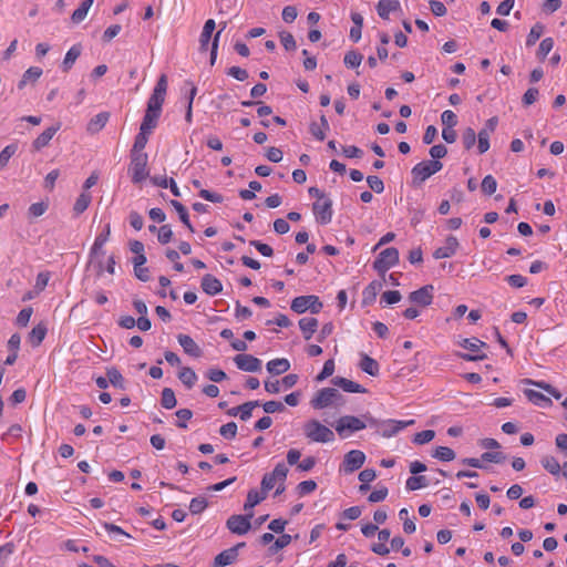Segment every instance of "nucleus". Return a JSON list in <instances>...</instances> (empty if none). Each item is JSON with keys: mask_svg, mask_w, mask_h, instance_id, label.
Listing matches in <instances>:
<instances>
[{"mask_svg": "<svg viewBox=\"0 0 567 567\" xmlns=\"http://www.w3.org/2000/svg\"><path fill=\"white\" fill-rule=\"evenodd\" d=\"M305 436L316 443H330L334 441V433L331 429L318 420H309L303 424Z\"/></svg>", "mask_w": 567, "mask_h": 567, "instance_id": "obj_1", "label": "nucleus"}, {"mask_svg": "<svg viewBox=\"0 0 567 567\" xmlns=\"http://www.w3.org/2000/svg\"><path fill=\"white\" fill-rule=\"evenodd\" d=\"M368 420V424L370 426L377 427V430L382 434L384 437H392L396 435L399 432L404 430L405 427L413 425L414 420H406V421H396V420H385V421H378L371 416H364Z\"/></svg>", "mask_w": 567, "mask_h": 567, "instance_id": "obj_2", "label": "nucleus"}, {"mask_svg": "<svg viewBox=\"0 0 567 567\" xmlns=\"http://www.w3.org/2000/svg\"><path fill=\"white\" fill-rule=\"evenodd\" d=\"M147 154L131 153L128 173L133 184H140L148 177L150 171L147 168Z\"/></svg>", "mask_w": 567, "mask_h": 567, "instance_id": "obj_3", "label": "nucleus"}, {"mask_svg": "<svg viewBox=\"0 0 567 567\" xmlns=\"http://www.w3.org/2000/svg\"><path fill=\"white\" fill-rule=\"evenodd\" d=\"M367 423L354 415L341 416L334 424V429L341 439L349 437L352 433L367 427Z\"/></svg>", "mask_w": 567, "mask_h": 567, "instance_id": "obj_4", "label": "nucleus"}, {"mask_svg": "<svg viewBox=\"0 0 567 567\" xmlns=\"http://www.w3.org/2000/svg\"><path fill=\"white\" fill-rule=\"evenodd\" d=\"M443 164L440 161H423L417 163L411 171L414 185H421L429 177L440 172Z\"/></svg>", "mask_w": 567, "mask_h": 567, "instance_id": "obj_5", "label": "nucleus"}, {"mask_svg": "<svg viewBox=\"0 0 567 567\" xmlns=\"http://www.w3.org/2000/svg\"><path fill=\"white\" fill-rule=\"evenodd\" d=\"M167 91V78L165 74H162L147 101L146 111L151 113H162V106L165 101V95Z\"/></svg>", "mask_w": 567, "mask_h": 567, "instance_id": "obj_6", "label": "nucleus"}, {"mask_svg": "<svg viewBox=\"0 0 567 567\" xmlns=\"http://www.w3.org/2000/svg\"><path fill=\"white\" fill-rule=\"evenodd\" d=\"M322 307V302L315 295L296 297L295 299H292L290 306L291 310L299 315L308 310L311 313L317 315L321 311Z\"/></svg>", "mask_w": 567, "mask_h": 567, "instance_id": "obj_7", "label": "nucleus"}, {"mask_svg": "<svg viewBox=\"0 0 567 567\" xmlns=\"http://www.w3.org/2000/svg\"><path fill=\"white\" fill-rule=\"evenodd\" d=\"M461 347L471 351V353H458V357L466 361H478L486 358V354L481 353L483 348H486L487 344L481 341L477 338H467L464 339L461 343Z\"/></svg>", "mask_w": 567, "mask_h": 567, "instance_id": "obj_8", "label": "nucleus"}, {"mask_svg": "<svg viewBox=\"0 0 567 567\" xmlns=\"http://www.w3.org/2000/svg\"><path fill=\"white\" fill-rule=\"evenodd\" d=\"M399 261V251L396 248L390 247L380 252L378 258L373 262V268L380 272L384 274L391 267H393Z\"/></svg>", "mask_w": 567, "mask_h": 567, "instance_id": "obj_9", "label": "nucleus"}, {"mask_svg": "<svg viewBox=\"0 0 567 567\" xmlns=\"http://www.w3.org/2000/svg\"><path fill=\"white\" fill-rule=\"evenodd\" d=\"M288 474V468L284 463H278L271 473L264 475L261 480V489L270 491L277 482L284 483Z\"/></svg>", "mask_w": 567, "mask_h": 567, "instance_id": "obj_10", "label": "nucleus"}, {"mask_svg": "<svg viewBox=\"0 0 567 567\" xmlns=\"http://www.w3.org/2000/svg\"><path fill=\"white\" fill-rule=\"evenodd\" d=\"M312 210L317 221L327 225L331 221L333 215L332 200L329 197L317 200L313 203Z\"/></svg>", "mask_w": 567, "mask_h": 567, "instance_id": "obj_11", "label": "nucleus"}, {"mask_svg": "<svg viewBox=\"0 0 567 567\" xmlns=\"http://www.w3.org/2000/svg\"><path fill=\"white\" fill-rule=\"evenodd\" d=\"M337 395V389L323 388L319 390L311 399L310 405L315 410H323L333 405V399Z\"/></svg>", "mask_w": 567, "mask_h": 567, "instance_id": "obj_12", "label": "nucleus"}, {"mask_svg": "<svg viewBox=\"0 0 567 567\" xmlns=\"http://www.w3.org/2000/svg\"><path fill=\"white\" fill-rule=\"evenodd\" d=\"M252 517V514L248 515H231L227 522L226 526L227 528L236 535H245L249 532L251 524L250 518Z\"/></svg>", "mask_w": 567, "mask_h": 567, "instance_id": "obj_13", "label": "nucleus"}, {"mask_svg": "<svg viewBox=\"0 0 567 567\" xmlns=\"http://www.w3.org/2000/svg\"><path fill=\"white\" fill-rule=\"evenodd\" d=\"M497 117H491L486 121L485 126L477 134V148L480 154H484L489 148V136L497 126Z\"/></svg>", "mask_w": 567, "mask_h": 567, "instance_id": "obj_14", "label": "nucleus"}, {"mask_svg": "<svg viewBox=\"0 0 567 567\" xmlns=\"http://www.w3.org/2000/svg\"><path fill=\"white\" fill-rule=\"evenodd\" d=\"M365 462V455L362 451L351 450L344 455L343 458V472L353 473L354 471L362 467Z\"/></svg>", "mask_w": 567, "mask_h": 567, "instance_id": "obj_15", "label": "nucleus"}, {"mask_svg": "<svg viewBox=\"0 0 567 567\" xmlns=\"http://www.w3.org/2000/svg\"><path fill=\"white\" fill-rule=\"evenodd\" d=\"M234 362L239 370L246 372H258L261 370V361L251 354H237L234 358Z\"/></svg>", "mask_w": 567, "mask_h": 567, "instance_id": "obj_16", "label": "nucleus"}, {"mask_svg": "<svg viewBox=\"0 0 567 567\" xmlns=\"http://www.w3.org/2000/svg\"><path fill=\"white\" fill-rule=\"evenodd\" d=\"M245 547V543H239L234 547L223 550L214 559V567H226L236 561L238 557V549Z\"/></svg>", "mask_w": 567, "mask_h": 567, "instance_id": "obj_17", "label": "nucleus"}, {"mask_svg": "<svg viewBox=\"0 0 567 567\" xmlns=\"http://www.w3.org/2000/svg\"><path fill=\"white\" fill-rule=\"evenodd\" d=\"M433 290H434L433 286H431V285L424 286L415 291H412L409 296V299L416 305L426 307L432 303Z\"/></svg>", "mask_w": 567, "mask_h": 567, "instance_id": "obj_18", "label": "nucleus"}, {"mask_svg": "<svg viewBox=\"0 0 567 567\" xmlns=\"http://www.w3.org/2000/svg\"><path fill=\"white\" fill-rule=\"evenodd\" d=\"M458 245L460 244L456 237L449 236L445 240L444 246L439 247L434 250L433 257L435 259L450 258L456 252Z\"/></svg>", "mask_w": 567, "mask_h": 567, "instance_id": "obj_19", "label": "nucleus"}, {"mask_svg": "<svg viewBox=\"0 0 567 567\" xmlns=\"http://www.w3.org/2000/svg\"><path fill=\"white\" fill-rule=\"evenodd\" d=\"M60 130V124L48 127L43 131L32 143V147L35 151H40L43 147L48 146L52 137Z\"/></svg>", "mask_w": 567, "mask_h": 567, "instance_id": "obj_20", "label": "nucleus"}, {"mask_svg": "<svg viewBox=\"0 0 567 567\" xmlns=\"http://www.w3.org/2000/svg\"><path fill=\"white\" fill-rule=\"evenodd\" d=\"M331 382L333 385H336L349 393H364L367 391L359 383L353 382L352 380H349V379H346L342 377H336L331 380Z\"/></svg>", "mask_w": 567, "mask_h": 567, "instance_id": "obj_21", "label": "nucleus"}, {"mask_svg": "<svg viewBox=\"0 0 567 567\" xmlns=\"http://www.w3.org/2000/svg\"><path fill=\"white\" fill-rule=\"evenodd\" d=\"M202 289L209 296H216L221 292L223 285L219 279L207 274L202 278Z\"/></svg>", "mask_w": 567, "mask_h": 567, "instance_id": "obj_22", "label": "nucleus"}, {"mask_svg": "<svg viewBox=\"0 0 567 567\" xmlns=\"http://www.w3.org/2000/svg\"><path fill=\"white\" fill-rule=\"evenodd\" d=\"M178 343L183 348V350L195 358H198L202 355V350L199 346L194 341L192 337L188 334H178L177 337Z\"/></svg>", "mask_w": 567, "mask_h": 567, "instance_id": "obj_23", "label": "nucleus"}, {"mask_svg": "<svg viewBox=\"0 0 567 567\" xmlns=\"http://www.w3.org/2000/svg\"><path fill=\"white\" fill-rule=\"evenodd\" d=\"M110 118L109 112H101L92 117L87 124V132L91 134H95L100 132L107 123Z\"/></svg>", "mask_w": 567, "mask_h": 567, "instance_id": "obj_24", "label": "nucleus"}, {"mask_svg": "<svg viewBox=\"0 0 567 567\" xmlns=\"http://www.w3.org/2000/svg\"><path fill=\"white\" fill-rule=\"evenodd\" d=\"M318 320L312 317H305L299 320V328L303 333V338L309 340L318 328Z\"/></svg>", "mask_w": 567, "mask_h": 567, "instance_id": "obj_25", "label": "nucleus"}, {"mask_svg": "<svg viewBox=\"0 0 567 567\" xmlns=\"http://www.w3.org/2000/svg\"><path fill=\"white\" fill-rule=\"evenodd\" d=\"M266 368L269 373L279 375L290 369V362L285 358L274 359L266 364Z\"/></svg>", "mask_w": 567, "mask_h": 567, "instance_id": "obj_26", "label": "nucleus"}, {"mask_svg": "<svg viewBox=\"0 0 567 567\" xmlns=\"http://www.w3.org/2000/svg\"><path fill=\"white\" fill-rule=\"evenodd\" d=\"M400 8L398 0H379L377 6L378 14L382 19H389L391 12L396 11Z\"/></svg>", "mask_w": 567, "mask_h": 567, "instance_id": "obj_27", "label": "nucleus"}, {"mask_svg": "<svg viewBox=\"0 0 567 567\" xmlns=\"http://www.w3.org/2000/svg\"><path fill=\"white\" fill-rule=\"evenodd\" d=\"M329 128L330 126L326 115L320 116V124L316 122H312L310 124V133L318 141H323L326 138V131H328Z\"/></svg>", "mask_w": 567, "mask_h": 567, "instance_id": "obj_28", "label": "nucleus"}, {"mask_svg": "<svg viewBox=\"0 0 567 567\" xmlns=\"http://www.w3.org/2000/svg\"><path fill=\"white\" fill-rule=\"evenodd\" d=\"M359 365H360L361 370L364 371L365 373H368L369 375L375 377L379 374V370H380L379 363L373 358L369 357L368 354L361 355V361H360Z\"/></svg>", "mask_w": 567, "mask_h": 567, "instance_id": "obj_29", "label": "nucleus"}, {"mask_svg": "<svg viewBox=\"0 0 567 567\" xmlns=\"http://www.w3.org/2000/svg\"><path fill=\"white\" fill-rule=\"evenodd\" d=\"M215 28H216V23L213 19H208L205 22L202 34H200V39H199L202 50H207V45L210 41L212 34H213Z\"/></svg>", "mask_w": 567, "mask_h": 567, "instance_id": "obj_30", "label": "nucleus"}, {"mask_svg": "<svg viewBox=\"0 0 567 567\" xmlns=\"http://www.w3.org/2000/svg\"><path fill=\"white\" fill-rule=\"evenodd\" d=\"M80 54H81L80 45L75 44L69 49V51L66 52L64 60L62 62V69L64 72L69 71L73 66L74 62L80 56Z\"/></svg>", "mask_w": 567, "mask_h": 567, "instance_id": "obj_31", "label": "nucleus"}, {"mask_svg": "<svg viewBox=\"0 0 567 567\" xmlns=\"http://www.w3.org/2000/svg\"><path fill=\"white\" fill-rule=\"evenodd\" d=\"M265 498H266V492H264L262 489H261V492H258L257 489H250L247 494V499L244 505V509L250 511L252 507L258 505Z\"/></svg>", "mask_w": 567, "mask_h": 567, "instance_id": "obj_32", "label": "nucleus"}, {"mask_svg": "<svg viewBox=\"0 0 567 567\" xmlns=\"http://www.w3.org/2000/svg\"><path fill=\"white\" fill-rule=\"evenodd\" d=\"M178 379L187 389H192L197 381V374L193 369L185 367L181 369Z\"/></svg>", "mask_w": 567, "mask_h": 567, "instance_id": "obj_33", "label": "nucleus"}, {"mask_svg": "<svg viewBox=\"0 0 567 567\" xmlns=\"http://www.w3.org/2000/svg\"><path fill=\"white\" fill-rule=\"evenodd\" d=\"M543 467L554 476H558L561 471L559 462L551 455H546L540 461Z\"/></svg>", "mask_w": 567, "mask_h": 567, "instance_id": "obj_34", "label": "nucleus"}, {"mask_svg": "<svg viewBox=\"0 0 567 567\" xmlns=\"http://www.w3.org/2000/svg\"><path fill=\"white\" fill-rule=\"evenodd\" d=\"M161 114L151 113L148 111L145 112L143 121L141 123V131L152 133V131L157 126V121Z\"/></svg>", "mask_w": 567, "mask_h": 567, "instance_id": "obj_35", "label": "nucleus"}, {"mask_svg": "<svg viewBox=\"0 0 567 567\" xmlns=\"http://www.w3.org/2000/svg\"><path fill=\"white\" fill-rule=\"evenodd\" d=\"M93 4V0H83L82 3L80 4V7L73 11L72 13V22L73 23H80L82 22L85 17L87 16V12L90 10V8L92 7Z\"/></svg>", "mask_w": 567, "mask_h": 567, "instance_id": "obj_36", "label": "nucleus"}, {"mask_svg": "<svg viewBox=\"0 0 567 567\" xmlns=\"http://www.w3.org/2000/svg\"><path fill=\"white\" fill-rule=\"evenodd\" d=\"M45 334H47V327L40 323V324L35 326L29 333V342L33 347H38L43 341Z\"/></svg>", "mask_w": 567, "mask_h": 567, "instance_id": "obj_37", "label": "nucleus"}, {"mask_svg": "<svg viewBox=\"0 0 567 567\" xmlns=\"http://www.w3.org/2000/svg\"><path fill=\"white\" fill-rule=\"evenodd\" d=\"M171 205L177 212L182 223L189 229L190 233H194V227L192 226V224L189 221L188 213H187L185 206L175 199L171 200Z\"/></svg>", "mask_w": 567, "mask_h": 567, "instance_id": "obj_38", "label": "nucleus"}, {"mask_svg": "<svg viewBox=\"0 0 567 567\" xmlns=\"http://www.w3.org/2000/svg\"><path fill=\"white\" fill-rule=\"evenodd\" d=\"M525 395L532 403L538 406H547L551 403L549 398L535 390H525Z\"/></svg>", "mask_w": 567, "mask_h": 567, "instance_id": "obj_39", "label": "nucleus"}, {"mask_svg": "<svg viewBox=\"0 0 567 567\" xmlns=\"http://www.w3.org/2000/svg\"><path fill=\"white\" fill-rule=\"evenodd\" d=\"M151 133L148 132H144V131H141L138 132V134L135 136V141H134V145H133V148H132V152L133 154H145L143 152V150L145 148L146 144H147V141H148V135Z\"/></svg>", "mask_w": 567, "mask_h": 567, "instance_id": "obj_40", "label": "nucleus"}, {"mask_svg": "<svg viewBox=\"0 0 567 567\" xmlns=\"http://www.w3.org/2000/svg\"><path fill=\"white\" fill-rule=\"evenodd\" d=\"M429 485V481L425 476L413 475L406 480L405 487L408 491H416Z\"/></svg>", "mask_w": 567, "mask_h": 567, "instance_id": "obj_41", "label": "nucleus"}, {"mask_svg": "<svg viewBox=\"0 0 567 567\" xmlns=\"http://www.w3.org/2000/svg\"><path fill=\"white\" fill-rule=\"evenodd\" d=\"M162 406L164 409L171 410L176 406L177 401L174 391L171 388H165L162 391L161 399Z\"/></svg>", "mask_w": 567, "mask_h": 567, "instance_id": "obj_42", "label": "nucleus"}, {"mask_svg": "<svg viewBox=\"0 0 567 567\" xmlns=\"http://www.w3.org/2000/svg\"><path fill=\"white\" fill-rule=\"evenodd\" d=\"M432 456L443 462H450L455 458V452L451 447L439 446L435 449Z\"/></svg>", "mask_w": 567, "mask_h": 567, "instance_id": "obj_43", "label": "nucleus"}, {"mask_svg": "<svg viewBox=\"0 0 567 567\" xmlns=\"http://www.w3.org/2000/svg\"><path fill=\"white\" fill-rule=\"evenodd\" d=\"M18 150L17 144H9L0 152V171H2L9 163L10 158Z\"/></svg>", "mask_w": 567, "mask_h": 567, "instance_id": "obj_44", "label": "nucleus"}, {"mask_svg": "<svg viewBox=\"0 0 567 567\" xmlns=\"http://www.w3.org/2000/svg\"><path fill=\"white\" fill-rule=\"evenodd\" d=\"M363 55L357 51H348L344 55L343 62L347 68H358L362 62Z\"/></svg>", "mask_w": 567, "mask_h": 567, "instance_id": "obj_45", "label": "nucleus"}, {"mask_svg": "<svg viewBox=\"0 0 567 567\" xmlns=\"http://www.w3.org/2000/svg\"><path fill=\"white\" fill-rule=\"evenodd\" d=\"M259 405H260L259 401H249V402H246V403L237 406V410H239V417L243 421H247L248 419L251 417L252 410Z\"/></svg>", "mask_w": 567, "mask_h": 567, "instance_id": "obj_46", "label": "nucleus"}, {"mask_svg": "<svg viewBox=\"0 0 567 567\" xmlns=\"http://www.w3.org/2000/svg\"><path fill=\"white\" fill-rule=\"evenodd\" d=\"M106 375L109 378V384L118 389H124V378L118 370L111 368L107 370Z\"/></svg>", "mask_w": 567, "mask_h": 567, "instance_id": "obj_47", "label": "nucleus"}, {"mask_svg": "<svg viewBox=\"0 0 567 567\" xmlns=\"http://www.w3.org/2000/svg\"><path fill=\"white\" fill-rule=\"evenodd\" d=\"M543 33H544L543 24L536 23L535 25H533L527 35L526 45L527 47L534 45L539 40V38L543 35Z\"/></svg>", "mask_w": 567, "mask_h": 567, "instance_id": "obj_48", "label": "nucleus"}, {"mask_svg": "<svg viewBox=\"0 0 567 567\" xmlns=\"http://www.w3.org/2000/svg\"><path fill=\"white\" fill-rule=\"evenodd\" d=\"M92 196L89 193L83 192L74 204V212L79 215L82 214L90 205Z\"/></svg>", "mask_w": 567, "mask_h": 567, "instance_id": "obj_49", "label": "nucleus"}, {"mask_svg": "<svg viewBox=\"0 0 567 567\" xmlns=\"http://www.w3.org/2000/svg\"><path fill=\"white\" fill-rule=\"evenodd\" d=\"M48 207H49V205L47 202L34 203L28 209V217L29 218L40 217L48 210Z\"/></svg>", "mask_w": 567, "mask_h": 567, "instance_id": "obj_50", "label": "nucleus"}, {"mask_svg": "<svg viewBox=\"0 0 567 567\" xmlns=\"http://www.w3.org/2000/svg\"><path fill=\"white\" fill-rule=\"evenodd\" d=\"M553 48H554V40H553V38H545V39H543L540 44H539L538 51H537L538 59L542 60V61L545 60V58L553 50Z\"/></svg>", "mask_w": 567, "mask_h": 567, "instance_id": "obj_51", "label": "nucleus"}, {"mask_svg": "<svg viewBox=\"0 0 567 567\" xmlns=\"http://www.w3.org/2000/svg\"><path fill=\"white\" fill-rule=\"evenodd\" d=\"M476 138L477 134L472 127H467L464 130L462 134V142L466 150H471L475 145Z\"/></svg>", "mask_w": 567, "mask_h": 567, "instance_id": "obj_52", "label": "nucleus"}, {"mask_svg": "<svg viewBox=\"0 0 567 567\" xmlns=\"http://www.w3.org/2000/svg\"><path fill=\"white\" fill-rule=\"evenodd\" d=\"M207 507V499L204 496L194 497L189 504L192 514H200Z\"/></svg>", "mask_w": 567, "mask_h": 567, "instance_id": "obj_53", "label": "nucleus"}, {"mask_svg": "<svg viewBox=\"0 0 567 567\" xmlns=\"http://www.w3.org/2000/svg\"><path fill=\"white\" fill-rule=\"evenodd\" d=\"M481 187L485 194L492 195L496 192L497 182L492 175H487L483 178Z\"/></svg>", "mask_w": 567, "mask_h": 567, "instance_id": "obj_54", "label": "nucleus"}, {"mask_svg": "<svg viewBox=\"0 0 567 567\" xmlns=\"http://www.w3.org/2000/svg\"><path fill=\"white\" fill-rule=\"evenodd\" d=\"M334 372V361L332 359L327 360L323 364L321 372L316 377V381L321 382L327 378L331 377Z\"/></svg>", "mask_w": 567, "mask_h": 567, "instance_id": "obj_55", "label": "nucleus"}, {"mask_svg": "<svg viewBox=\"0 0 567 567\" xmlns=\"http://www.w3.org/2000/svg\"><path fill=\"white\" fill-rule=\"evenodd\" d=\"M219 434L228 440H231L237 434V424L235 422H228L220 426Z\"/></svg>", "mask_w": 567, "mask_h": 567, "instance_id": "obj_56", "label": "nucleus"}, {"mask_svg": "<svg viewBox=\"0 0 567 567\" xmlns=\"http://www.w3.org/2000/svg\"><path fill=\"white\" fill-rule=\"evenodd\" d=\"M280 42L287 51H293L297 48L293 35L289 32L282 31L279 34Z\"/></svg>", "mask_w": 567, "mask_h": 567, "instance_id": "obj_57", "label": "nucleus"}, {"mask_svg": "<svg viewBox=\"0 0 567 567\" xmlns=\"http://www.w3.org/2000/svg\"><path fill=\"white\" fill-rule=\"evenodd\" d=\"M435 436V432L433 430H424L414 435L413 442L415 444H425L431 442Z\"/></svg>", "mask_w": 567, "mask_h": 567, "instance_id": "obj_58", "label": "nucleus"}, {"mask_svg": "<svg viewBox=\"0 0 567 567\" xmlns=\"http://www.w3.org/2000/svg\"><path fill=\"white\" fill-rule=\"evenodd\" d=\"M103 527L110 535H112L117 540H120L118 536L131 537V535L124 532L120 526L114 525L112 523H104Z\"/></svg>", "mask_w": 567, "mask_h": 567, "instance_id": "obj_59", "label": "nucleus"}, {"mask_svg": "<svg viewBox=\"0 0 567 567\" xmlns=\"http://www.w3.org/2000/svg\"><path fill=\"white\" fill-rule=\"evenodd\" d=\"M173 238V230L169 225H163L158 228L157 239L161 244L165 245Z\"/></svg>", "mask_w": 567, "mask_h": 567, "instance_id": "obj_60", "label": "nucleus"}, {"mask_svg": "<svg viewBox=\"0 0 567 567\" xmlns=\"http://www.w3.org/2000/svg\"><path fill=\"white\" fill-rule=\"evenodd\" d=\"M441 121L445 127L453 128L457 124V116L453 111L446 110L441 114Z\"/></svg>", "mask_w": 567, "mask_h": 567, "instance_id": "obj_61", "label": "nucleus"}, {"mask_svg": "<svg viewBox=\"0 0 567 567\" xmlns=\"http://www.w3.org/2000/svg\"><path fill=\"white\" fill-rule=\"evenodd\" d=\"M367 183H368L369 187L377 194H380L384 190V184L379 176L369 175L367 177Z\"/></svg>", "mask_w": 567, "mask_h": 567, "instance_id": "obj_62", "label": "nucleus"}, {"mask_svg": "<svg viewBox=\"0 0 567 567\" xmlns=\"http://www.w3.org/2000/svg\"><path fill=\"white\" fill-rule=\"evenodd\" d=\"M290 543H291V536L288 534H282L275 540L274 545L270 547V550L272 553H277L278 550L287 547Z\"/></svg>", "mask_w": 567, "mask_h": 567, "instance_id": "obj_63", "label": "nucleus"}, {"mask_svg": "<svg viewBox=\"0 0 567 567\" xmlns=\"http://www.w3.org/2000/svg\"><path fill=\"white\" fill-rule=\"evenodd\" d=\"M401 300V293L398 290H388L383 292L381 297V302L385 305H394Z\"/></svg>", "mask_w": 567, "mask_h": 567, "instance_id": "obj_64", "label": "nucleus"}]
</instances>
